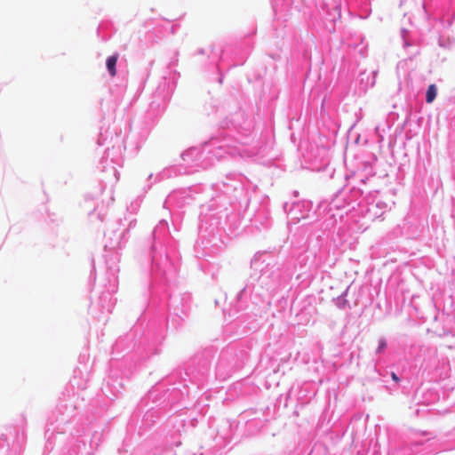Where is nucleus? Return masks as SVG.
<instances>
[{
  "instance_id": "1",
  "label": "nucleus",
  "mask_w": 455,
  "mask_h": 455,
  "mask_svg": "<svg viewBox=\"0 0 455 455\" xmlns=\"http://www.w3.org/2000/svg\"><path fill=\"white\" fill-rule=\"evenodd\" d=\"M118 56L113 55L108 58L107 60V68L111 75V76H115L116 74V65L117 62Z\"/></svg>"
},
{
  "instance_id": "2",
  "label": "nucleus",
  "mask_w": 455,
  "mask_h": 455,
  "mask_svg": "<svg viewBox=\"0 0 455 455\" xmlns=\"http://www.w3.org/2000/svg\"><path fill=\"white\" fill-rule=\"evenodd\" d=\"M436 94H437L436 86L435 84H430L427 90L426 101L427 103H432L435 100Z\"/></svg>"
},
{
  "instance_id": "3",
  "label": "nucleus",
  "mask_w": 455,
  "mask_h": 455,
  "mask_svg": "<svg viewBox=\"0 0 455 455\" xmlns=\"http://www.w3.org/2000/svg\"><path fill=\"white\" fill-rule=\"evenodd\" d=\"M391 378H392V379H394L395 381H398V380H399V378L397 377V375H396L395 372H392V374H391Z\"/></svg>"
}]
</instances>
